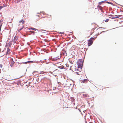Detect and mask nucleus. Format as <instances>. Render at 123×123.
I'll use <instances>...</instances> for the list:
<instances>
[{"label": "nucleus", "mask_w": 123, "mask_h": 123, "mask_svg": "<svg viewBox=\"0 0 123 123\" xmlns=\"http://www.w3.org/2000/svg\"><path fill=\"white\" fill-rule=\"evenodd\" d=\"M102 28V27H100L98 28V29H100V28Z\"/></svg>", "instance_id": "obj_36"}, {"label": "nucleus", "mask_w": 123, "mask_h": 123, "mask_svg": "<svg viewBox=\"0 0 123 123\" xmlns=\"http://www.w3.org/2000/svg\"><path fill=\"white\" fill-rule=\"evenodd\" d=\"M106 2L108 4H111L112 5H113V4L111 2H108V1H107H107H106Z\"/></svg>", "instance_id": "obj_16"}, {"label": "nucleus", "mask_w": 123, "mask_h": 123, "mask_svg": "<svg viewBox=\"0 0 123 123\" xmlns=\"http://www.w3.org/2000/svg\"><path fill=\"white\" fill-rule=\"evenodd\" d=\"M1 26H2V25H1L0 26V29H1Z\"/></svg>", "instance_id": "obj_34"}, {"label": "nucleus", "mask_w": 123, "mask_h": 123, "mask_svg": "<svg viewBox=\"0 0 123 123\" xmlns=\"http://www.w3.org/2000/svg\"><path fill=\"white\" fill-rule=\"evenodd\" d=\"M33 62V61H29L27 62H25V64H26L27 63H32Z\"/></svg>", "instance_id": "obj_18"}, {"label": "nucleus", "mask_w": 123, "mask_h": 123, "mask_svg": "<svg viewBox=\"0 0 123 123\" xmlns=\"http://www.w3.org/2000/svg\"><path fill=\"white\" fill-rule=\"evenodd\" d=\"M74 97H72L71 98V101L72 102H74Z\"/></svg>", "instance_id": "obj_19"}, {"label": "nucleus", "mask_w": 123, "mask_h": 123, "mask_svg": "<svg viewBox=\"0 0 123 123\" xmlns=\"http://www.w3.org/2000/svg\"><path fill=\"white\" fill-rule=\"evenodd\" d=\"M77 75H80L79 74V73H77Z\"/></svg>", "instance_id": "obj_42"}, {"label": "nucleus", "mask_w": 123, "mask_h": 123, "mask_svg": "<svg viewBox=\"0 0 123 123\" xmlns=\"http://www.w3.org/2000/svg\"><path fill=\"white\" fill-rule=\"evenodd\" d=\"M7 52H6V55H7V53L9 52V51L10 50L9 48H7Z\"/></svg>", "instance_id": "obj_17"}, {"label": "nucleus", "mask_w": 123, "mask_h": 123, "mask_svg": "<svg viewBox=\"0 0 123 123\" xmlns=\"http://www.w3.org/2000/svg\"><path fill=\"white\" fill-rule=\"evenodd\" d=\"M100 5H99V3H98V5L97 6V7L99 8V10H101L103 8V7L102 6H100Z\"/></svg>", "instance_id": "obj_12"}, {"label": "nucleus", "mask_w": 123, "mask_h": 123, "mask_svg": "<svg viewBox=\"0 0 123 123\" xmlns=\"http://www.w3.org/2000/svg\"><path fill=\"white\" fill-rule=\"evenodd\" d=\"M22 0H15V2L17 3H18Z\"/></svg>", "instance_id": "obj_20"}, {"label": "nucleus", "mask_w": 123, "mask_h": 123, "mask_svg": "<svg viewBox=\"0 0 123 123\" xmlns=\"http://www.w3.org/2000/svg\"><path fill=\"white\" fill-rule=\"evenodd\" d=\"M33 35H34L35 34V32L34 31V32L32 34Z\"/></svg>", "instance_id": "obj_38"}, {"label": "nucleus", "mask_w": 123, "mask_h": 123, "mask_svg": "<svg viewBox=\"0 0 123 123\" xmlns=\"http://www.w3.org/2000/svg\"><path fill=\"white\" fill-rule=\"evenodd\" d=\"M83 96H86V94H84L83 95Z\"/></svg>", "instance_id": "obj_39"}, {"label": "nucleus", "mask_w": 123, "mask_h": 123, "mask_svg": "<svg viewBox=\"0 0 123 123\" xmlns=\"http://www.w3.org/2000/svg\"><path fill=\"white\" fill-rule=\"evenodd\" d=\"M1 73V71H0V73Z\"/></svg>", "instance_id": "obj_48"}, {"label": "nucleus", "mask_w": 123, "mask_h": 123, "mask_svg": "<svg viewBox=\"0 0 123 123\" xmlns=\"http://www.w3.org/2000/svg\"><path fill=\"white\" fill-rule=\"evenodd\" d=\"M97 37H91L90 39L89 40L91 41H92L93 40H94L95 39V38H97Z\"/></svg>", "instance_id": "obj_9"}, {"label": "nucleus", "mask_w": 123, "mask_h": 123, "mask_svg": "<svg viewBox=\"0 0 123 123\" xmlns=\"http://www.w3.org/2000/svg\"><path fill=\"white\" fill-rule=\"evenodd\" d=\"M109 19H106L105 21V22H108L109 21Z\"/></svg>", "instance_id": "obj_23"}, {"label": "nucleus", "mask_w": 123, "mask_h": 123, "mask_svg": "<svg viewBox=\"0 0 123 123\" xmlns=\"http://www.w3.org/2000/svg\"><path fill=\"white\" fill-rule=\"evenodd\" d=\"M30 59V58H29L28 59Z\"/></svg>", "instance_id": "obj_50"}, {"label": "nucleus", "mask_w": 123, "mask_h": 123, "mask_svg": "<svg viewBox=\"0 0 123 123\" xmlns=\"http://www.w3.org/2000/svg\"><path fill=\"white\" fill-rule=\"evenodd\" d=\"M23 28H24V26H23L22 27H21V28H20V29H19L18 31H21V30H22L23 29Z\"/></svg>", "instance_id": "obj_21"}, {"label": "nucleus", "mask_w": 123, "mask_h": 123, "mask_svg": "<svg viewBox=\"0 0 123 123\" xmlns=\"http://www.w3.org/2000/svg\"><path fill=\"white\" fill-rule=\"evenodd\" d=\"M105 31H102V32H101V33H100V34H101V33H102V32H105Z\"/></svg>", "instance_id": "obj_40"}, {"label": "nucleus", "mask_w": 123, "mask_h": 123, "mask_svg": "<svg viewBox=\"0 0 123 123\" xmlns=\"http://www.w3.org/2000/svg\"><path fill=\"white\" fill-rule=\"evenodd\" d=\"M30 32H31V33H33V32H34V31H30Z\"/></svg>", "instance_id": "obj_30"}, {"label": "nucleus", "mask_w": 123, "mask_h": 123, "mask_svg": "<svg viewBox=\"0 0 123 123\" xmlns=\"http://www.w3.org/2000/svg\"><path fill=\"white\" fill-rule=\"evenodd\" d=\"M56 89V88L55 87H54L53 89L54 90H55Z\"/></svg>", "instance_id": "obj_28"}, {"label": "nucleus", "mask_w": 123, "mask_h": 123, "mask_svg": "<svg viewBox=\"0 0 123 123\" xmlns=\"http://www.w3.org/2000/svg\"><path fill=\"white\" fill-rule=\"evenodd\" d=\"M17 37L16 36H15L13 39V42L14 43H15L16 42V41L17 40Z\"/></svg>", "instance_id": "obj_6"}, {"label": "nucleus", "mask_w": 123, "mask_h": 123, "mask_svg": "<svg viewBox=\"0 0 123 123\" xmlns=\"http://www.w3.org/2000/svg\"><path fill=\"white\" fill-rule=\"evenodd\" d=\"M90 123H92V122H90Z\"/></svg>", "instance_id": "obj_49"}, {"label": "nucleus", "mask_w": 123, "mask_h": 123, "mask_svg": "<svg viewBox=\"0 0 123 123\" xmlns=\"http://www.w3.org/2000/svg\"><path fill=\"white\" fill-rule=\"evenodd\" d=\"M101 12H103V13H104V12L103 11H102V10H101Z\"/></svg>", "instance_id": "obj_41"}, {"label": "nucleus", "mask_w": 123, "mask_h": 123, "mask_svg": "<svg viewBox=\"0 0 123 123\" xmlns=\"http://www.w3.org/2000/svg\"><path fill=\"white\" fill-rule=\"evenodd\" d=\"M81 69H80L79 68L78 69H74V71H75L78 72L79 71V72L81 70Z\"/></svg>", "instance_id": "obj_8"}, {"label": "nucleus", "mask_w": 123, "mask_h": 123, "mask_svg": "<svg viewBox=\"0 0 123 123\" xmlns=\"http://www.w3.org/2000/svg\"><path fill=\"white\" fill-rule=\"evenodd\" d=\"M106 1H107L106 0H105L103 1H101L100 2H99L98 3H99V5H101V4L102 3H104L105 2H106Z\"/></svg>", "instance_id": "obj_10"}, {"label": "nucleus", "mask_w": 123, "mask_h": 123, "mask_svg": "<svg viewBox=\"0 0 123 123\" xmlns=\"http://www.w3.org/2000/svg\"><path fill=\"white\" fill-rule=\"evenodd\" d=\"M14 62L12 61L10 63V65L11 66V67H12L13 66V65L14 64Z\"/></svg>", "instance_id": "obj_13"}, {"label": "nucleus", "mask_w": 123, "mask_h": 123, "mask_svg": "<svg viewBox=\"0 0 123 123\" xmlns=\"http://www.w3.org/2000/svg\"><path fill=\"white\" fill-rule=\"evenodd\" d=\"M49 72L50 73H52V72Z\"/></svg>", "instance_id": "obj_45"}, {"label": "nucleus", "mask_w": 123, "mask_h": 123, "mask_svg": "<svg viewBox=\"0 0 123 123\" xmlns=\"http://www.w3.org/2000/svg\"><path fill=\"white\" fill-rule=\"evenodd\" d=\"M21 22L23 24H24L25 22V21L24 20H22Z\"/></svg>", "instance_id": "obj_24"}, {"label": "nucleus", "mask_w": 123, "mask_h": 123, "mask_svg": "<svg viewBox=\"0 0 123 123\" xmlns=\"http://www.w3.org/2000/svg\"><path fill=\"white\" fill-rule=\"evenodd\" d=\"M80 112H81V111L80 110H79Z\"/></svg>", "instance_id": "obj_46"}, {"label": "nucleus", "mask_w": 123, "mask_h": 123, "mask_svg": "<svg viewBox=\"0 0 123 123\" xmlns=\"http://www.w3.org/2000/svg\"><path fill=\"white\" fill-rule=\"evenodd\" d=\"M7 4H5L4 5H3V7H6L7 6Z\"/></svg>", "instance_id": "obj_22"}, {"label": "nucleus", "mask_w": 123, "mask_h": 123, "mask_svg": "<svg viewBox=\"0 0 123 123\" xmlns=\"http://www.w3.org/2000/svg\"><path fill=\"white\" fill-rule=\"evenodd\" d=\"M22 20H21V21H19V22H20H20H21V21H22Z\"/></svg>", "instance_id": "obj_37"}, {"label": "nucleus", "mask_w": 123, "mask_h": 123, "mask_svg": "<svg viewBox=\"0 0 123 123\" xmlns=\"http://www.w3.org/2000/svg\"><path fill=\"white\" fill-rule=\"evenodd\" d=\"M99 33H98L97 34H96V36H97V35H98V34H99Z\"/></svg>", "instance_id": "obj_33"}, {"label": "nucleus", "mask_w": 123, "mask_h": 123, "mask_svg": "<svg viewBox=\"0 0 123 123\" xmlns=\"http://www.w3.org/2000/svg\"><path fill=\"white\" fill-rule=\"evenodd\" d=\"M42 31H43L44 32H45V31H46L45 30H42Z\"/></svg>", "instance_id": "obj_29"}, {"label": "nucleus", "mask_w": 123, "mask_h": 123, "mask_svg": "<svg viewBox=\"0 0 123 123\" xmlns=\"http://www.w3.org/2000/svg\"><path fill=\"white\" fill-rule=\"evenodd\" d=\"M111 13H112V14H113V12H111Z\"/></svg>", "instance_id": "obj_47"}, {"label": "nucleus", "mask_w": 123, "mask_h": 123, "mask_svg": "<svg viewBox=\"0 0 123 123\" xmlns=\"http://www.w3.org/2000/svg\"><path fill=\"white\" fill-rule=\"evenodd\" d=\"M11 42H12V41H11V42H10V44H9V45H11V44H12V43H11Z\"/></svg>", "instance_id": "obj_32"}, {"label": "nucleus", "mask_w": 123, "mask_h": 123, "mask_svg": "<svg viewBox=\"0 0 123 123\" xmlns=\"http://www.w3.org/2000/svg\"><path fill=\"white\" fill-rule=\"evenodd\" d=\"M88 80L87 79H84L82 81V82L84 83H86Z\"/></svg>", "instance_id": "obj_7"}, {"label": "nucleus", "mask_w": 123, "mask_h": 123, "mask_svg": "<svg viewBox=\"0 0 123 123\" xmlns=\"http://www.w3.org/2000/svg\"><path fill=\"white\" fill-rule=\"evenodd\" d=\"M122 6L123 7V6Z\"/></svg>", "instance_id": "obj_51"}, {"label": "nucleus", "mask_w": 123, "mask_h": 123, "mask_svg": "<svg viewBox=\"0 0 123 123\" xmlns=\"http://www.w3.org/2000/svg\"><path fill=\"white\" fill-rule=\"evenodd\" d=\"M35 72H37V71H34V72H33L32 73V74H33V75H34V73H35Z\"/></svg>", "instance_id": "obj_25"}, {"label": "nucleus", "mask_w": 123, "mask_h": 123, "mask_svg": "<svg viewBox=\"0 0 123 123\" xmlns=\"http://www.w3.org/2000/svg\"><path fill=\"white\" fill-rule=\"evenodd\" d=\"M58 68L60 69H62L64 68V67L63 66H60L58 67Z\"/></svg>", "instance_id": "obj_15"}, {"label": "nucleus", "mask_w": 123, "mask_h": 123, "mask_svg": "<svg viewBox=\"0 0 123 123\" xmlns=\"http://www.w3.org/2000/svg\"><path fill=\"white\" fill-rule=\"evenodd\" d=\"M28 29L29 30H35V31H38V29H37L36 28H33V27L29 28H28Z\"/></svg>", "instance_id": "obj_5"}, {"label": "nucleus", "mask_w": 123, "mask_h": 123, "mask_svg": "<svg viewBox=\"0 0 123 123\" xmlns=\"http://www.w3.org/2000/svg\"><path fill=\"white\" fill-rule=\"evenodd\" d=\"M120 12H123V11H122V10H120Z\"/></svg>", "instance_id": "obj_35"}, {"label": "nucleus", "mask_w": 123, "mask_h": 123, "mask_svg": "<svg viewBox=\"0 0 123 123\" xmlns=\"http://www.w3.org/2000/svg\"><path fill=\"white\" fill-rule=\"evenodd\" d=\"M60 57H61L60 56H58L57 57H56L55 58H53V61H56L57 60L59 59L60 58Z\"/></svg>", "instance_id": "obj_4"}, {"label": "nucleus", "mask_w": 123, "mask_h": 123, "mask_svg": "<svg viewBox=\"0 0 123 123\" xmlns=\"http://www.w3.org/2000/svg\"><path fill=\"white\" fill-rule=\"evenodd\" d=\"M59 33L61 34H63L64 33V32H59Z\"/></svg>", "instance_id": "obj_26"}, {"label": "nucleus", "mask_w": 123, "mask_h": 123, "mask_svg": "<svg viewBox=\"0 0 123 123\" xmlns=\"http://www.w3.org/2000/svg\"><path fill=\"white\" fill-rule=\"evenodd\" d=\"M93 42V41H91L89 40L88 42V46H90L92 44Z\"/></svg>", "instance_id": "obj_3"}, {"label": "nucleus", "mask_w": 123, "mask_h": 123, "mask_svg": "<svg viewBox=\"0 0 123 123\" xmlns=\"http://www.w3.org/2000/svg\"><path fill=\"white\" fill-rule=\"evenodd\" d=\"M0 7L1 9L2 8H3V6H0Z\"/></svg>", "instance_id": "obj_27"}, {"label": "nucleus", "mask_w": 123, "mask_h": 123, "mask_svg": "<svg viewBox=\"0 0 123 123\" xmlns=\"http://www.w3.org/2000/svg\"><path fill=\"white\" fill-rule=\"evenodd\" d=\"M77 64L78 65V68H80V69H82L83 68V64L81 63L80 62V63L77 62Z\"/></svg>", "instance_id": "obj_2"}, {"label": "nucleus", "mask_w": 123, "mask_h": 123, "mask_svg": "<svg viewBox=\"0 0 123 123\" xmlns=\"http://www.w3.org/2000/svg\"><path fill=\"white\" fill-rule=\"evenodd\" d=\"M0 66L1 68H2V65L1 64H0Z\"/></svg>", "instance_id": "obj_31"}, {"label": "nucleus", "mask_w": 123, "mask_h": 123, "mask_svg": "<svg viewBox=\"0 0 123 123\" xmlns=\"http://www.w3.org/2000/svg\"><path fill=\"white\" fill-rule=\"evenodd\" d=\"M46 73V72H44L43 71L40 72V74H43V75H45V74H44L45 73Z\"/></svg>", "instance_id": "obj_14"}, {"label": "nucleus", "mask_w": 123, "mask_h": 123, "mask_svg": "<svg viewBox=\"0 0 123 123\" xmlns=\"http://www.w3.org/2000/svg\"><path fill=\"white\" fill-rule=\"evenodd\" d=\"M80 62L81 63L83 64V61H82V59H79V60L77 62Z\"/></svg>", "instance_id": "obj_11"}, {"label": "nucleus", "mask_w": 123, "mask_h": 123, "mask_svg": "<svg viewBox=\"0 0 123 123\" xmlns=\"http://www.w3.org/2000/svg\"><path fill=\"white\" fill-rule=\"evenodd\" d=\"M1 22V21L0 20V23Z\"/></svg>", "instance_id": "obj_43"}, {"label": "nucleus", "mask_w": 123, "mask_h": 123, "mask_svg": "<svg viewBox=\"0 0 123 123\" xmlns=\"http://www.w3.org/2000/svg\"><path fill=\"white\" fill-rule=\"evenodd\" d=\"M85 123H87V122L86 121L85 122Z\"/></svg>", "instance_id": "obj_44"}, {"label": "nucleus", "mask_w": 123, "mask_h": 123, "mask_svg": "<svg viewBox=\"0 0 123 123\" xmlns=\"http://www.w3.org/2000/svg\"><path fill=\"white\" fill-rule=\"evenodd\" d=\"M109 15L110 16V17H109V18H112V19L117 18L119 17V16H121V15H119L118 16L117 15H114L113 16L112 14L110 15Z\"/></svg>", "instance_id": "obj_1"}]
</instances>
